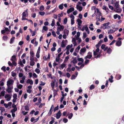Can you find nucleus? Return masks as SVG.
Listing matches in <instances>:
<instances>
[{
	"label": "nucleus",
	"instance_id": "obj_1",
	"mask_svg": "<svg viewBox=\"0 0 124 124\" xmlns=\"http://www.w3.org/2000/svg\"><path fill=\"white\" fill-rule=\"evenodd\" d=\"M110 23L108 22L106 23H104L102 24L101 27V28L103 29H108L110 28V26L109 25L110 24Z\"/></svg>",
	"mask_w": 124,
	"mask_h": 124
},
{
	"label": "nucleus",
	"instance_id": "obj_2",
	"mask_svg": "<svg viewBox=\"0 0 124 124\" xmlns=\"http://www.w3.org/2000/svg\"><path fill=\"white\" fill-rule=\"evenodd\" d=\"M80 35V33L78 32L77 33V34L75 36V39L76 40H78V43L79 44L82 41V40L80 38H79Z\"/></svg>",
	"mask_w": 124,
	"mask_h": 124
},
{
	"label": "nucleus",
	"instance_id": "obj_3",
	"mask_svg": "<svg viewBox=\"0 0 124 124\" xmlns=\"http://www.w3.org/2000/svg\"><path fill=\"white\" fill-rule=\"evenodd\" d=\"M95 12H96L97 14L96 15V19L98 20H100V16H101V13L98 8H96L95 11Z\"/></svg>",
	"mask_w": 124,
	"mask_h": 124
},
{
	"label": "nucleus",
	"instance_id": "obj_4",
	"mask_svg": "<svg viewBox=\"0 0 124 124\" xmlns=\"http://www.w3.org/2000/svg\"><path fill=\"white\" fill-rule=\"evenodd\" d=\"M14 80L13 79L9 78L8 79L7 82V86H12L14 83Z\"/></svg>",
	"mask_w": 124,
	"mask_h": 124
},
{
	"label": "nucleus",
	"instance_id": "obj_5",
	"mask_svg": "<svg viewBox=\"0 0 124 124\" xmlns=\"http://www.w3.org/2000/svg\"><path fill=\"white\" fill-rule=\"evenodd\" d=\"M13 88V87L12 86H7L6 90L8 93H10L11 92Z\"/></svg>",
	"mask_w": 124,
	"mask_h": 124
},
{
	"label": "nucleus",
	"instance_id": "obj_6",
	"mask_svg": "<svg viewBox=\"0 0 124 124\" xmlns=\"http://www.w3.org/2000/svg\"><path fill=\"white\" fill-rule=\"evenodd\" d=\"M93 55L94 56H96L97 55V56H95L94 58H98L100 57L101 56L100 53L99 54V52H97L93 50Z\"/></svg>",
	"mask_w": 124,
	"mask_h": 124
},
{
	"label": "nucleus",
	"instance_id": "obj_7",
	"mask_svg": "<svg viewBox=\"0 0 124 124\" xmlns=\"http://www.w3.org/2000/svg\"><path fill=\"white\" fill-rule=\"evenodd\" d=\"M4 97L7 101H10L11 98V96L8 94H6L5 96Z\"/></svg>",
	"mask_w": 124,
	"mask_h": 124
},
{
	"label": "nucleus",
	"instance_id": "obj_8",
	"mask_svg": "<svg viewBox=\"0 0 124 124\" xmlns=\"http://www.w3.org/2000/svg\"><path fill=\"white\" fill-rule=\"evenodd\" d=\"M92 57V53L89 52H88L87 55L85 57V59H90Z\"/></svg>",
	"mask_w": 124,
	"mask_h": 124
},
{
	"label": "nucleus",
	"instance_id": "obj_9",
	"mask_svg": "<svg viewBox=\"0 0 124 124\" xmlns=\"http://www.w3.org/2000/svg\"><path fill=\"white\" fill-rule=\"evenodd\" d=\"M64 28V27L63 26L60 25V27H57V31H63Z\"/></svg>",
	"mask_w": 124,
	"mask_h": 124
},
{
	"label": "nucleus",
	"instance_id": "obj_10",
	"mask_svg": "<svg viewBox=\"0 0 124 124\" xmlns=\"http://www.w3.org/2000/svg\"><path fill=\"white\" fill-rule=\"evenodd\" d=\"M28 9L26 10L25 11L23 12L22 13V17H26L28 16Z\"/></svg>",
	"mask_w": 124,
	"mask_h": 124
},
{
	"label": "nucleus",
	"instance_id": "obj_11",
	"mask_svg": "<svg viewBox=\"0 0 124 124\" xmlns=\"http://www.w3.org/2000/svg\"><path fill=\"white\" fill-rule=\"evenodd\" d=\"M122 10L121 8H120L119 7L118 8H115L114 11L117 13H120L122 11Z\"/></svg>",
	"mask_w": 124,
	"mask_h": 124
},
{
	"label": "nucleus",
	"instance_id": "obj_12",
	"mask_svg": "<svg viewBox=\"0 0 124 124\" xmlns=\"http://www.w3.org/2000/svg\"><path fill=\"white\" fill-rule=\"evenodd\" d=\"M62 115V114L60 111L59 110L58 112L56 114V118L57 119H59Z\"/></svg>",
	"mask_w": 124,
	"mask_h": 124
},
{
	"label": "nucleus",
	"instance_id": "obj_13",
	"mask_svg": "<svg viewBox=\"0 0 124 124\" xmlns=\"http://www.w3.org/2000/svg\"><path fill=\"white\" fill-rule=\"evenodd\" d=\"M72 42L73 44L74 45V46L77 45V43L75 38H72Z\"/></svg>",
	"mask_w": 124,
	"mask_h": 124
},
{
	"label": "nucleus",
	"instance_id": "obj_14",
	"mask_svg": "<svg viewBox=\"0 0 124 124\" xmlns=\"http://www.w3.org/2000/svg\"><path fill=\"white\" fill-rule=\"evenodd\" d=\"M74 8L71 7L67 10V13L68 14H69L70 13H71L74 11Z\"/></svg>",
	"mask_w": 124,
	"mask_h": 124
},
{
	"label": "nucleus",
	"instance_id": "obj_15",
	"mask_svg": "<svg viewBox=\"0 0 124 124\" xmlns=\"http://www.w3.org/2000/svg\"><path fill=\"white\" fill-rule=\"evenodd\" d=\"M26 78V76H24L23 77L21 78V79H20V83L21 84L23 83L24 82V80Z\"/></svg>",
	"mask_w": 124,
	"mask_h": 124
},
{
	"label": "nucleus",
	"instance_id": "obj_16",
	"mask_svg": "<svg viewBox=\"0 0 124 124\" xmlns=\"http://www.w3.org/2000/svg\"><path fill=\"white\" fill-rule=\"evenodd\" d=\"M113 17L114 19H116L117 18H118V19L119 20L121 18L120 16L117 14L114 15L113 16Z\"/></svg>",
	"mask_w": 124,
	"mask_h": 124
},
{
	"label": "nucleus",
	"instance_id": "obj_17",
	"mask_svg": "<svg viewBox=\"0 0 124 124\" xmlns=\"http://www.w3.org/2000/svg\"><path fill=\"white\" fill-rule=\"evenodd\" d=\"M86 50V49L85 47L82 48L80 50L79 53L81 54L82 53L85 52Z\"/></svg>",
	"mask_w": 124,
	"mask_h": 124
},
{
	"label": "nucleus",
	"instance_id": "obj_18",
	"mask_svg": "<svg viewBox=\"0 0 124 124\" xmlns=\"http://www.w3.org/2000/svg\"><path fill=\"white\" fill-rule=\"evenodd\" d=\"M71 63L75 64L77 62V59L76 57L74 58L72 60L71 62Z\"/></svg>",
	"mask_w": 124,
	"mask_h": 124
},
{
	"label": "nucleus",
	"instance_id": "obj_19",
	"mask_svg": "<svg viewBox=\"0 0 124 124\" xmlns=\"http://www.w3.org/2000/svg\"><path fill=\"white\" fill-rule=\"evenodd\" d=\"M55 82V80L54 81L52 80L51 83V86L52 89H54V87L55 86L54 83Z\"/></svg>",
	"mask_w": 124,
	"mask_h": 124
},
{
	"label": "nucleus",
	"instance_id": "obj_20",
	"mask_svg": "<svg viewBox=\"0 0 124 124\" xmlns=\"http://www.w3.org/2000/svg\"><path fill=\"white\" fill-rule=\"evenodd\" d=\"M76 8L79 11H81L82 9V7L78 5H77L76 6Z\"/></svg>",
	"mask_w": 124,
	"mask_h": 124
},
{
	"label": "nucleus",
	"instance_id": "obj_21",
	"mask_svg": "<svg viewBox=\"0 0 124 124\" xmlns=\"http://www.w3.org/2000/svg\"><path fill=\"white\" fill-rule=\"evenodd\" d=\"M102 42V40H100L99 42L98 43V44L96 45V47H99Z\"/></svg>",
	"mask_w": 124,
	"mask_h": 124
},
{
	"label": "nucleus",
	"instance_id": "obj_22",
	"mask_svg": "<svg viewBox=\"0 0 124 124\" xmlns=\"http://www.w3.org/2000/svg\"><path fill=\"white\" fill-rule=\"evenodd\" d=\"M23 86V85H22L19 84V82L17 83V86L18 88L20 89H21L22 88Z\"/></svg>",
	"mask_w": 124,
	"mask_h": 124
},
{
	"label": "nucleus",
	"instance_id": "obj_23",
	"mask_svg": "<svg viewBox=\"0 0 124 124\" xmlns=\"http://www.w3.org/2000/svg\"><path fill=\"white\" fill-rule=\"evenodd\" d=\"M85 30L87 32V34H89V33L90 31H89L88 28L87 26V25H85Z\"/></svg>",
	"mask_w": 124,
	"mask_h": 124
},
{
	"label": "nucleus",
	"instance_id": "obj_24",
	"mask_svg": "<svg viewBox=\"0 0 124 124\" xmlns=\"http://www.w3.org/2000/svg\"><path fill=\"white\" fill-rule=\"evenodd\" d=\"M122 44V42L121 41L119 40L117 41L116 43V45L118 46H120Z\"/></svg>",
	"mask_w": 124,
	"mask_h": 124
},
{
	"label": "nucleus",
	"instance_id": "obj_25",
	"mask_svg": "<svg viewBox=\"0 0 124 124\" xmlns=\"http://www.w3.org/2000/svg\"><path fill=\"white\" fill-rule=\"evenodd\" d=\"M26 83L28 84H30L31 85H32L33 84V81L29 79H28L27 80Z\"/></svg>",
	"mask_w": 124,
	"mask_h": 124
},
{
	"label": "nucleus",
	"instance_id": "obj_26",
	"mask_svg": "<svg viewBox=\"0 0 124 124\" xmlns=\"http://www.w3.org/2000/svg\"><path fill=\"white\" fill-rule=\"evenodd\" d=\"M114 5L115 7V8H118V7H119V2H116L114 3Z\"/></svg>",
	"mask_w": 124,
	"mask_h": 124
},
{
	"label": "nucleus",
	"instance_id": "obj_27",
	"mask_svg": "<svg viewBox=\"0 0 124 124\" xmlns=\"http://www.w3.org/2000/svg\"><path fill=\"white\" fill-rule=\"evenodd\" d=\"M68 19L67 18V17L63 19V24H66L67 22Z\"/></svg>",
	"mask_w": 124,
	"mask_h": 124
},
{
	"label": "nucleus",
	"instance_id": "obj_28",
	"mask_svg": "<svg viewBox=\"0 0 124 124\" xmlns=\"http://www.w3.org/2000/svg\"><path fill=\"white\" fill-rule=\"evenodd\" d=\"M51 120L49 122V124H52L54 122L55 118L54 117H51Z\"/></svg>",
	"mask_w": 124,
	"mask_h": 124
},
{
	"label": "nucleus",
	"instance_id": "obj_29",
	"mask_svg": "<svg viewBox=\"0 0 124 124\" xmlns=\"http://www.w3.org/2000/svg\"><path fill=\"white\" fill-rule=\"evenodd\" d=\"M121 75H117L116 76V78L117 80L120 79L121 78Z\"/></svg>",
	"mask_w": 124,
	"mask_h": 124
},
{
	"label": "nucleus",
	"instance_id": "obj_30",
	"mask_svg": "<svg viewBox=\"0 0 124 124\" xmlns=\"http://www.w3.org/2000/svg\"><path fill=\"white\" fill-rule=\"evenodd\" d=\"M66 65V64L63 63L61 65L60 68H61L62 69Z\"/></svg>",
	"mask_w": 124,
	"mask_h": 124
},
{
	"label": "nucleus",
	"instance_id": "obj_31",
	"mask_svg": "<svg viewBox=\"0 0 124 124\" xmlns=\"http://www.w3.org/2000/svg\"><path fill=\"white\" fill-rule=\"evenodd\" d=\"M80 48V46H78L75 49V51L77 53L79 52V50Z\"/></svg>",
	"mask_w": 124,
	"mask_h": 124
},
{
	"label": "nucleus",
	"instance_id": "obj_32",
	"mask_svg": "<svg viewBox=\"0 0 124 124\" xmlns=\"http://www.w3.org/2000/svg\"><path fill=\"white\" fill-rule=\"evenodd\" d=\"M77 22H78V24H81L82 22L81 20L79 19H78L77 20Z\"/></svg>",
	"mask_w": 124,
	"mask_h": 124
},
{
	"label": "nucleus",
	"instance_id": "obj_33",
	"mask_svg": "<svg viewBox=\"0 0 124 124\" xmlns=\"http://www.w3.org/2000/svg\"><path fill=\"white\" fill-rule=\"evenodd\" d=\"M55 24V21L54 19H53L52 21L51 25L52 27L54 26Z\"/></svg>",
	"mask_w": 124,
	"mask_h": 124
},
{
	"label": "nucleus",
	"instance_id": "obj_34",
	"mask_svg": "<svg viewBox=\"0 0 124 124\" xmlns=\"http://www.w3.org/2000/svg\"><path fill=\"white\" fill-rule=\"evenodd\" d=\"M11 75L13 77H15L16 75V73L14 71H12L11 72Z\"/></svg>",
	"mask_w": 124,
	"mask_h": 124
},
{
	"label": "nucleus",
	"instance_id": "obj_35",
	"mask_svg": "<svg viewBox=\"0 0 124 124\" xmlns=\"http://www.w3.org/2000/svg\"><path fill=\"white\" fill-rule=\"evenodd\" d=\"M115 31H114L113 29H111L109 30L108 32V34L112 33L115 32Z\"/></svg>",
	"mask_w": 124,
	"mask_h": 124
},
{
	"label": "nucleus",
	"instance_id": "obj_36",
	"mask_svg": "<svg viewBox=\"0 0 124 124\" xmlns=\"http://www.w3.org/2000/svg\"><path fill=\"white\" fill-rule=\"evenodd\" d=\"M35 64V62L33 61H31L30 62V65L32 66H34Z\"/></svg>",
	"mask_w": 124,
	"mask_h": 124
},
{
	"label": "nucleus",
	"instance_id": "obj_37",
	"mask_svg": "<svg viewBox=\"0 0 124 124\" xmlns=\"http://www.w3.org/2000/svg\"><path fill=\"white\" fill-rule=\"evenodd\" d=\"M112 49H111L110 48H109L107 50V52L108 54H110L111 53L112 51Z\"/></svg>",
	"mask_w": 124,
	"mask_h": 124
},
{
	"label": "nucleus",
	"instance_id": "obj_38",
	"mask_svg": "<svg viewBox=\"0 0 124 124\" xmlns=\"http://www.w3.org/2000/svg\"><path fill=\"white\" fill-rule=\"evenodd\" d=\"M15 38V37H13L11 39L10 42V44H12L13 43Z\"/></svg>",
	"mask_w": 124,
	"mask_h": 124
},
{
	"label": "nucleus",
	"instance_id": "obj_39",
	"mask_svg": "<svg viewBox=\"0 0 124 124\" xmlns=\"http://www.w3.org/2000/svg\"><path fill=\"white\" fill-rule=\"evenodd\" d=\"M45 8L43 6H41L40 7L39 9L41 11H42Z\"/></svg>",
	"mask_w": 124,
	"mask_h": 124
},
{
	"label": "nucleus",
	"instance_id": "obj_40",
	"mask_svg": "<svg viewBox=\"0 0 124 124\" xmlns=\"http://www.w3.org/2000/svg\"><path fill=\"white\" fill-rule=\"evenodd\" d=\"M17 109V108H14V109L11 110L12 113H14Z\"/></svg>",
	"mask_w": 124,
	"mask_h": 124
},
{
	"label": "nucleus",
	"instance_id": "obj_41",
	"mask_svg": "<svg viewBox=\"0 0 124 124\" xmlns=\"http://www.w3.org/2000/svg\"><path fill=\"white\" fill-rule=\"evenodd\" d=\"M69 16L71 18V19H74L75 17L73 15L71 14Z\"/></svg>",
	"mask_w": 124,
	"mask_h": 124
},
{
	"label": "nucleus",
	"instance_id": "obj_42",
	"mask_svg": "<svg viewBox=\"0 0 124 124\" xmlns=\"http://www.w3.org/2000/svg\"><path fill=\"white\" fill-rule=\"evenodd\" d=\"M39 13L40 15L42 16H44L45 14V13L44 12H40V11L39 12Z\"/></svg>",
	"mask_w": 124,
	"mask_h": 124
},
{
	"label": "nucleus",
	"instance_id": "obj_43",
	"mask_svg": "<svg viewBox=\"0 0 124 124\" xmlns=\"http://www.w3.org/2000/svg\"><path fill=\"white\" fill-rule=\"evenodd\" d=\"M77 60H78V61L81 62H84L83 59L82 58H78Z\"/></svg>",
	"mask_w": 124,
	"mask_h": 124
},
{
	"label": "nucleus",
	"instance_id": "obj_44",
	"mask_svg": "<svg viewBox=\"0 0 124 124\" xmlns=\"http://www.w3.org/2000/svg\"><path fill=\"white\" fill-rule=\"evenodd\" d=\"M30 54L31 56L34 57V53L32 51H31L30 52Z\"/></svg>",
	"mask_w": 124,
	"mask_h": 124
},
{
	"label": "nucleus",
	"instance_id": "obj_45",
	"mask_svg": "<svg viewBox=\"0 0 124 124\" xmlns=\"http://www.w3.org/2000/svg\"><path fill=\"white\" fill-rule=\"evenodd\" d=\"M43 30L45 31H46L48 30V28L47 26H44L43 27Z\"/></svg>",
	"mask_w": 124,
	"mask_h": 124
},
{
	"label": "nucleus",
	"instance_id": "obj_46",
	"mask_svg": "<svg viewBox=\"0 0 124 124\" xmlns=\"http://www.w3.org/2000/svg\"><path fill=\"white\" fill-rule=\"evenodd\" d=\"M102 8L103 9L106 11L107 12V10L108 9V8L105 6H103Z\"/></svg>",
	"mask_w": 124,
	"mask_h": 124
},
{
	"label": "nucleus",
	"instance_id": "obj_47",
	"mask_svg": "<svg viewBox=\"0 0 124 124\" xmlns=\"http://www.w3.org/2000/svg\"><path fill=\"white\" fill-rule=\"evenodd\" d=\"M69 56H67L65 58V59L64 61V62H67L68 60L69 59Z\"/></svg>",
	"mask_w": 124,
	"mask_h": 124
},
{
	"label": "nucleus",
	"instance_id": "obj_48",
	"mask_svg": "<svg viewBox=\"0 0 124 124\" xmlns=\"http://www.w3.org/2000/svg\"><path fill=\"white\" fill-rule=\"evenodd\" d=\"M35 71L38 74H39L40 72V70L38 68H36L35 70Z\"/></svg>",
	"mask_w": 124,
	"mask_h": 124
},
{
	"label": "nucleus",
	"instance_id": "obj_49",
	"mask_svg": "<svg viewBox=\"0 0 124 124\" xmlns=\"http://www.w3.org/2000/svg\"><path fill=\"white\" fill-rule=\"evenodd\" d=\"M52 34L54 37L56 36V35L55 32L53 30L52 32Z\"/></svg>",
	"mask_w": 124,
	"mask_h": 124
},
{
	"label": "nucleus",
	"instance_id": "obj_50",
	"mask_svg": "<svg viewBox=\"0 0 124 124\" xmlns=\"http://www.w3.org/2000/svg\"><path fill=\"white\" fill-rule=\"evenodd\" d=\"M104 41L105 42H107L108 41V39L107 37L106 36L104 39Z\"/></svg>",
	"mask_w": 124,
	"mask_h": 124
},
{
	"label": "nucleus",
	"instance_id": "obj_51",
	"mask_svg": "<svg viewBox=\"0 0 124 124\" xmlns=\"http://www.w3.org/2000/svg\"><path fill=\"white\" fill-rule=\"evenodd\" d=\"M3 39L5 41H6L8 38V37L6 36H3Z\"/></svg>",
	"mask_w": 124,
	"mask_h": 124
},
{
	"label": "nucleus",
	"instance_id": "obj_52",
	"mask_svg": "<svg viewBox=\"0 0 124 124\" xmlns=\"http://www.w3.org/2000/svg\"><path fill=\"white\" fill-rule=\"evenodd\" d=\"M59 8L61 9H62L63 8V4H62L60 5L59 6Z\"/></svg>",
	"mask_w": 124,
	"mask_h": 124
},
{
	"label": "nucleus",
	"instance_id": "obj_53",
	"mask_svg": "<svg viewBox=\"0 0 124 124\" xmlns=\"http://www.w3.org/2000/svg\"><path fill=\"white\" fill-rule=\"evenodd\" d=\"M73 114L72 113H71L68 116V118L70 119H71L73 116Z\"/></svg>",
	"mask_w": 124,
	"mask_h": 124
},
{
	"label": "nucleus",
	"instance_id": "obj_54",
	"mask_svg": "<svg viewBox=\"0 0 124 124\" xmlns=\"http://www.w3.org/2000/svg\"><path fill=\"white\" fill-rule=\"evenodd\" d=\"M19 78H22L23 77V74L21 73H19Z\"/></svg>",
	"mask_w": 124,
	"mask_h": 124
},
{
	"label": "nucleus",
	"instance_id": "obj_55",
	"mask_svg": "<svg viewBox=\"0 0 124 124\" xmlns=\"http://www.w3.org/2000/svg\"><path fill=\"white\" fill-rule=\"evenodd\" d=\"M0 109L1 110V113L5 110V109L4 107H0Z\"/></svg>",
	"mask_w": 124,
	"mask_h": 124
},
{
	"label": "nucleus",
	"instance_id": "obj_56",
	"mask_svg": "<svg viewBox=\"0 0 124 124\" xmlns=\"http://www.w3.org/2000/svg\"><path fill=\"white\" fill-rule=\"evenodd\" d=\"M61 46V47H64L65 46V45L64 43L62 41V42Z\"/></svg>",
	"mask_w": 124,
	"mask_h": 124
},
{
	"label": "nucleus",
	"instance_id": "obj_57",
	"mask_svg": "<svg viewBox=\"0 0 124 124\" xmlns=\"http://www.w3.org/2000/svg\"><path fill=\"white\" fill-rule=\"evenodd\" d=\"M12 58L11 59V60L12 61H13V60H15L16 58V56L15 55H13L12 57Z\"/></svg>",
	"mask_w": 124,
	"mask_h": 124
},
{
	"label": "nucleus",
	"instance_id": "obj_58",
	"mask_svg": "<svg viewBox=\"0 0 124 124\" xmlns=\"http://www.w3.org/2000/svg\"><path fill=\"white\" fill-rule=\"evenodd\" d=\"M39 53H40L39 52H37V53L36 54V57L38 58H39V56H40Z\"/></svg>",
	"mask_w": 124,
	"mask_h": 124
},
{
	"label": "nucleus",
	"instance_id": "obj_59",
	"mask_svg": "<svg viewBox=\"0 0 124 124\" xmlns=\"http://www.w3.org/2000/svg\"><path fill=\"white\" fill-rule=\"evenodd\" d=\"M6 67L5 66H3L1 68V69L4 71L5 72L6 71Z\"/></svg>",
	"mask_w": 124,
	"mask_h": 124
},
{
	"label": "nucleus",
	"instance_id": "obj_60",
	"mask_svg": "<svg viewBox=\"0 0 124 124\" xmlns=\"http://www.w3.org/2000/svg\"><path fill=\"white\" fill-rule=\"evenodd\" d=\"M108 37L110 40H111L113 38V37L111 35L109 34L108 35Z\"/></svg>",
	"mask_w": 124,
	"mask_h": 124
},
{
	"label": "nucleus",
	"instance_id": "obj_61",
	"mask_svg": "<svg viewBox=\"0 0 124 124\" xmlns=\"http://www.w3.org/2000/svg\"><path fill=\"white\" fill-rule=\"evenodd\" d=\"M94 88V86L93 85H92L90 87V89L91 90H92Z\"/></svg>",
	"mask_w": 124,
	"mask_h": 124
},
{
	"label": "nucleus",
	"instance_id": "obj_62",
	"mask_svg": "<svg viewBox=\"0 0 124 124\" xmlns=\"http://www.w3.org/2000/svg\"><path fill=\"white\" fill-rule=\"evenodd\" d=\"M76 76L75 75L73 74V75L71 77V79H75L76 77Z\"/></svg>",
	"mask_w": 124,
	"mask_h": 124
},
{
	"label": "nucleus",
	"instance_id": "obj_63",
	"mask_svg": "<svg viewBox=\"0 0 124 124\" xmlns=\"http://www.w3.org/2000/svg\"><path fill=\"white\" fill-rule=\"evenodd\" d=\"M63 122L65 123H66L68 121V120L67 118H64L63 119Z\"/></svg>",
	"mask_w": 124,
	"mask_h": 124
},
{
	"label": "nucleus",
	"instance_id": "obj_64",
	"mask_svg": "<svg viewBox=\"0 0 124 124\" xmlns=\"http://www.w3.org/2000/svg\"><path fill=\"white\" fill-rule=\"evenodd\" d=\"M0 94L2 96H4L5 94V91H1V92Z\"/></svg>",
	"mask_w": 124,
	"mask_h": 124
}]
</instances>
